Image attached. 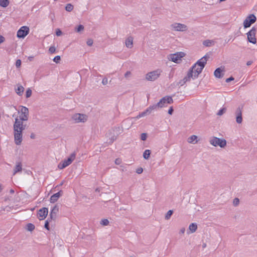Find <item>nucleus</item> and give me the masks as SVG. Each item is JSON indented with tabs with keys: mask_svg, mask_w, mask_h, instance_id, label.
<instances>
[{
	"mask_svg": "<svg viewBox=\"0 0 257 257\" xmlns=\"http://www.w3.org/2000/svg\"><path fill=\"white\" fill-rule=\"evenodd\" d=\"M25 128V126L23 125V122H21L18 117L15 118L14 124V134L15 143L17 145H21L23 140L22 132Z\"/></svg>",
	"mask_w": 257,
	"mask_h": 257,
	"instance_id": "f257e3e1",
	"label": "nucleus"
},
{
	"mask_svg": "<svg viewBox=\"0 0 257 257\" xmlns=\"http://www.w3.org/2000/svg\"><path fill=\"white\" fill-rule=\"evenodd\" d=\"M209 58L207 55H205L200 59L192 67L189 69V71L192 72V75L194 78H197L200 73L202 72L203 69L205 67L206 62Z\"/></svg>",
	"mask_w": 257,
	"mask_h": 257,
	"instance_id": "f03ea898",
	"label": "nucleus"
},
{
	"mask_svg": "<svg viewBox=\"0 0 257 257\" xmlns=\"http://www.w3.org/2000/svg\"><path fill=\"white\" fill-rule=\"evenodd\" d=\"M209 143L214 147L219 146L222 148L226 146V141L225 139H221L215 137H211L209 139Z\"/></svg>",
	"mask_w": 257,
	"mask_h": 257,
	"instance_id": "7ed1b4c3",
	"label": "nucleus"
},
{
	"mask_svg": "<svg viewBox=\"0 0 257 257\" xmlns=\"http://www.w3.org/2000/svg\"><path fill=\"white\" fill-rule=\"evenodd\" d=\"M162 72V70L160 69L150 72L146 74V79L148 81H155L159 77Z\"/></svg>",
	"mask_w": 257,
	"mask_h": 257,
	"instance_id": "20e7f679",
	"label": "nucleus"
},
{
	"mask_svg": "<svg viewBox=\"0 0 257 257\" xmlns=\"http://www.w3.org/2000/svg\"><path fill=\"white\" fill-rule=\"evenodd\" d=\"M76 157L75 153H73L66 160L61 161L58 165V167L60 169H63L69 165H70Z\"/></svg>",
	"mask_w": 257,
	"mask_h": 257,
	"instance_id": "39448f33",
	"label": "nucleus"
},
{
	"mask_svg": "<svg viewBox=\"0 0 257 257\" xmlns=\"http://www.w3.org/2000/svg\"><path fill=\"white\" fill-rule=\"evenodd\" d=\"M72 120L75 123L85 122L88 119V116L85 114L75 113L72 116Z\"/></svg>",
	"mask_w": 257,
	"mask_h": 257,
	"instance_id": "423d86ee",
	"label": "nucleus"
},
{
	"mask_svg": "<svg viewBox=\"0 0 257 257\" xmlns=\"http://www.w3.org/2000/svg\"><path fill=\"white\" fill-rule=\"evenodd\" d=\"M173 102L172 98L169 96H166L163 97L157 103V105L159 108L167 106L168 104H171Z\"/></svg>",
	"mask_w": 257,
	"mask_h": 257,
	"instance_id": "0eeeda50",
	"label": "nucleus"
},
{
	"mask_svg": "<svg viewBox=\"0 0 257 257\" xmlns=\"http://www.w3.org/2000/svg\"><path fill=\"white\" fill-rule=\"evenodd\" d=\"M185 54L183 52H177L175 54L169 55L168 59L176 63H179L181 61V58L184 56Z\"/></svg>",
	"mask_w": 257,
	"mask_h": 257,
	"instance_id": "6e6552de",
	"label": "nucleus"
},
{
	"mask_svg": "<svg viewBox=\"0 0 257 257\" xmlns=\"http://www.w3.org/2000/svg\"><path fill=\"white\" fill-rule=\"evenodd\" d=\"M256 20V18L253 14L248 15L243 22V27L244 28H247L254 23Z\"/></svg>",
	"mask_w": 257,
	"mask_h": 257,
	"instance_id": "1a4fd4ad",
	"label": "nucleus"
},
{
	"mask_svg": "<svg viewBox=\"0 0 257 257\" xmlns=\"http://www.w3.org/2000/svg\"><path fill=\"white\" fill-rule=\"evenodd\" d=\"M256 31V28L254 27H253L246 34L248 42L253 44H255L256 43V39L255 37Z\"/></svg>",
	"mask_w": 257,
	"mask_h": 257,
	"instance_id": "9d476101",
	"label": "nucleus"
},
{
	"mask_svg": "<svg viewBox=\"0 0 257 257\" xmlns=\"http://www.w3.org/2000/svg\"><path fill=\"white\" fill-rule=\"evenodd\" d=\"M30 29L27 26H23L17 32V37L19 38H24L29 33Z\"/></svg>",
	"mask_w": 257,
	"mask_h": 257,
	"instance_id": "9b49d317",
	"label": "nucleus"
},
{
	"mask_svg": "<svg viewBox=\"0 0 257 257\" xmlns=\"http://www.w3.org/2000/svg\"><path fill=\"white\" fill-rule=\"evenodd\" d=\"M21 115L20 116V118H19V120H20L21 122L23 121H26L28 119L29 117V110L28 108L25 106H22V108L21 109Z\"/></svg>",
	"mask_w": 257,
	"mask_h": 257,
	"instance_id": "f8f14e48",
	"label": "nucleus"
},
{
	"mask_svg": "<svg viewBox=\"0 0 257 257\" xmlns=\"http://www.w3.org/2000/svg\"><path fill=\"white\" fill-rule=\"evenodd\" d=\"M171 27L177 31H186L187 30V26L184 24L175 23L171 25Z\"/></svg>",
	"mask_w": 257,
	"mask_h": 257,
	"instance_id": "ddd939ff",
	"label": "nucleus"
},
{
	"mask_svg": "<svg viewBox=\"0 0 257 257\" xmlns=\"http://www.w3.org/2000/svg\"><path fill=\"white\" fill-rule=\"evenodd\" d=\"M236 122L240 124L242 122V108L240 107H238L236 108L235 111Z\"/></svg>",
	"mask_w": 257,
	"mask_h": 257,
	"instance_id": "4468645a",
	"label": "nucleus"
},
{
	"mask_svg": "<svg viewBox=\"0 0 257 257\" xmlns=\"http://www.w3.org/2000/svg\"><path fill=\"white\" fill-rule=\"evenodd\" d=\"M48 210L47 208L44 207L40 209L38 212V217L40 220L44 219L48 215Z\"/></svg>",
	"mask_w": 257,
	"mask_h": 257,
	"instance_id": "2eb2a0df",
	"label": "nucleus"
},
{
	"mask_svg": "<svg viewBox=\"0 0 257 257\" xmlns=\"http://www.w3.org/2000/svg\"><path fill=\"white\" fill-rule=\"evenodd\" d=\"M62 191H60L59 192L53 194L50 198L51 203H55L56 202L59 198L62 195Z\"/></svg>",
	"mask_w": 257,
	"mask_h": 257,
	"instance_id": "dca6fc26",
	"label": "nucleus"
},
{
	"mask_svg": "<svg viewBox=\"0 0 257 257\" xmlns=\"http://www.w3.org/2000/svg\"><path fill=\"white\" fill-rule=\"evenodd\" d=\"M24 91V87L20 84H18L17 88H15L16 93L19 96H22L23 95Z\"/></svg>",
	"mask_w": 257,
	"mask_h": 257,
	"instance_id": "f3484780",
	"label": "nucleus"
},
{
	"mask_svg": "<svg viewBox=\"0 0 257 257\" xmlns=\"http://www.w3.org/2000/svg\"><path fill=\"white\" fill-rule=\"evenodd\" d=\"M22 170V166L21 163H17L16 167L14 169L13 175H15L16 174L19 172H21Z\"/></svg>",
	"mask_w": 257,
	"mask_h": 257,
	"instance_id": "a211bd4d",
	"label": "nucleus"
},
{
	"mask_svg": "<svg viewBox=\"0 0 257 257\" xmlns=\"http://www.w3.org/2000/svg\"><path fill=\"white\" fill-rule=\"evenodd\" d=\"M193 75H192V71H188L187 75L183 78V80H184V81L186 83L187 82H189L190 81L191 79H195L196 78L193 77Z\"/></svg>",
	"mask_w": 257,
	"mask_h": 257,
	"instance_id": "6ab92c4d",
	"label": "nucleus"
},
{
	"mask_svg": "<svg viewBox=\"0 0 257 257\" xmlns=\"http://www.w3.org/2000/svg\"><path fill=\"white\" fill-rule=\"evenodd\" d=\"M197 136L192 135L188 138V142L190 144H196L197 143Z\"/></svg>",
	"mask_w": 257,
	"mask_h": 257,
	"instance_id": "aec40b11",
	"label": "nucleus"
},
{
	"mask_svg": "<svg viewBox=\"0 0 257 257\" xmlns=\"http://www.w3.org/2000/svg\"><path fill=\"white\" fill-rule=\"evenodd\" d=\"M222 70L220 68H217L214 72V76L216 78H220L222 77V75H221Z\"/></svg>",
	"mask_w": 257,
	"mask_h": 257,
	"instance_id": "412c9836",
	"label": "nucleus"
},
{
	"mask_svg": "<svg viewBox=\"0 0 257 257\" xmlns=\"http://www.w3.org/2000/svg\"><path fill=\"white\" fill-rule=\"evenodd\" d=\"M133 40L132 37L128 38L125 41V45L127 48H131L133 45Z\"/></svg>",
	"mask_w": 257,
	"mask_h": 257,
	"instance_id": "4be33fe9",
	"label": "nucleus"
},
{
	"mask_svg": "<svg viewBox=\"0 0 257 257\" xmlns=\"http://www.w3.org/2000/svg\"><path fill=\"white\" fill-rule=\"evenodd\" d=\"M189 229L192 233H193L197 230V225L195 223H192L189 225Z\"/></svg>",
	"mask_w": 257,
	"mask_h": 257,
	"instance_id": "5701e85b",
	"label": "nucleus"
},
{
	"mask_svg": "<svg viewBox=\"0 0 257 257\" xmlns=\"http://www.w3.org/2000/svg\"><path fill=\"white\" fill-rule=\"evenodd\" d=\"M150 114L149 111H148V109L147 108L144 111H143L139 113L138 115L137 116V118H140L142 117H144L147 114Z\"/></svg>",
	"mask_w": 257,
	"mask_h": 257,
	"instance_id": "b1692460",
	"label": "nucleus"
},
{
	"mask_svg": "<svg viewBox=\"0 0 257 257\" xmlns=\"http://www.w3.org/2000/svg\"><path fill=\"white\" fill-rule=\"evenodd\" d=\"M9 5V0H0V6L3 8L8 7Z\"/></svg>",
	"mask_w": 257,
	"mask_h": 257,
	"instance_id": "393cba45",
	"label": "nucleus"
},
{
	"mask_svg": "<svg viewBox=\"0 0 257 257\" xmlns=\"http://www.w3.org/2000/svg\"><path fill=\"white\" fill-rule=\"evenodd\" d=\"M159 106L157 105V103L154 104L153 105L150 106L149 107L147 108L148 111H149L151 113L153 110H156L157 108H159Z\"/></svg>",
	"mask_w": 257,
	"mask_h": 257,
	"instance_id": "a878e982",
	"label": "nucleus"
},
{
	"mask_svg": "<svg viewBox=\"0 0 257 257\" xmlns=\"http://www.w3.org/2000/svg\"><path fill=\"white\" fill-rule=\"evenodd\" d=\"M151 154V151L149 150H146L143 153V157L145 159H149Z\"/></svg>",
	"mask_w": 257,
	"mask_h": 257,
	"instance_id": "bb28decb",
	"label": "nucleus"
},
{
	"mask_svg": "<svg viewBox=\"0 0 257 257\" xmlns=\"http://www.w3.org/2000/svg\"><path fill=\"white\" fill-rule=\"evenodd\" d=\"M213 44V41L209 40H206L203 41V44L206 47L211 46Z\"/></svg>",
	"mask_w": 257,
	"mask_h": 257,
	"instance_id": "cd10ccee",
	"label": "nucleus"
},
{
	"mask_svg": "<svg viewBox=\"0 0 257 257\" xmlns=\"http://www.w3.org/2000/svg\"><path fill=\"white\" fill-rule=\"evenodd\" d=\"M73 6L71 5V4H68L66 5L65 7V10L66 11L70 12H71L73 9Z\"/></svg>",
	"mask_w": 257,
	"mask_h": 257,
	"instance_id": "c85d7f7f",
	"label": "nucleus"
},
{
	"mask_svg": "<svg viewBox=\"0 0 257 257\" xmlns=\"http://www.w3.org/2000/svg\"><path fill=\"white\" fill-rule=\"evenodd\" d=\"M173 210H169L167 213H166V215H165V219L166 220H169L171 216L173 214Z\"/></svg>",
	"mask_w": 257,
	"mask_h": 257,
	"instance_id": "c756f323",
	"label": "nucleus"
},
{
	"mask_svg": "<svg viewBox=\"0 0 257 257\" xmlns=\"http://www.w3.org/2000/svg\"><path fill=\"white\" fill-rule=\"evenodd\" d=\"M35 229V225L32 223H28L27 225V229L28 231H32Z\"/></svg>",
	"mask_w": 257,
	"mask_h": 257,
	"instance_id": "7c9ffc66",
	"label": "nucleus"
},
{
	"mask_svg": "<svg viewBox=\"0 0 257 257\" xmlns=\"http://www.w3.org/2000/svg\"><path fill=\"white\" fill-rule=\"evenodd\" d=\"M226 111V108L225 107H223L220 109L218 112L217 113V115L219 116H221Z\"/></svg>",
	"mask_w": 257,
	"mask_h": 257,
	"instance_id": "2f4dec72",
	"label": "nucleus"
},
{
	"mask_svg": "<svg viewBox=\"0 0 257 257\" xmlns=\"http://www.w3.org/2000/svg\"><path fill=\"white\" fill-rule=\"evenodd\" d=\"M108 224H109V221L107 219H103L100 221V224L104 225V226H106V225H108Z\"/></svg>",
	"mask_w": 257,
	"mask_h": 257,
	"instance_id": "473e14b6",
	"label": "nucleus"
},
{
	"mask_svg": "<svg viewBox=\"0 0 257 257\" xmlns=\"http://www.w3.org/2000/svg\"><path fill=\"white\" fill-rule=\"evenodd\" d=\"M58 210H59L58 207L57 205H55L53 208V209L51 210V212H52V214L53 213L57 215V214L58 212Z\"/></svg>",
	"mask_w": 257,
	"mask_h": 257,
	"instance_id": "72a5a7b5",
	"label": "nucleus"
},
{
	"mask_svg": "<svg viewBox=\"0 0 257 257\" xmlns=\"http://www.w3.org/2000/svg\"><path fill=\"white\" fill-rule=\"evenodd\" d=\"M32 95V90L30 88H28L26 90V98L30 97Z\"/></svg>",
	"mask_w": 257,
	"mask_h": 257,
	"instance_id": "f704fd0d",
	"label": "nucleus"
},
{
	"mask_svg": "<svg viewBox=\"0 0 257 257\" xmlns=\"http://www.w3.org/2000/svg\"><path fill=\"white\" fill-rule=\"evenodd\" d=\"M84 29V27L83 25H79L77 28H76L75 29V31L77 32H79L82 30H83Z\"/></svg>",
	"mask_w": 257,
	"mask_h": 257,
	"instance_id": "c9c22d12",
	"label": "nucleus"
},
{
	"mask_svg": "<svg viewBox=\"0 0 257 257\" xmlns=\"http://www.w3.org/2000/svg\"><path fill=\"white\" fill-rule=\"evenodd\" d=\"M239 203V200L238 198H235L233 201V204L235 206H237Z\"/></svg>",
	"mask_w": 257,
	"mask_h": 257,
	"instance_id": "e433bc0d",
	"label": "nucleus"
},
{
	"mask_svg": "<svg viewBox=\"0 0 257 257\" xmlns=\"http://www.w3.org/2000/svg\"><path fill=\"white\" fill-rule=\"evenodd\" d=\"M50 221L49 218H48V219L45 221V228H46L47 230H49V222Z\"/></svg>",
	"mask_w": 257,
	"mask_h": 257,
	"instance_id": "4c0bfd02",
	"label": "nucleus"
},
{
	"mask_svg": "<svg viewBox=\"0 0 257 257\" xmlns=\"http://www.w3.org/2000/svg\"><path fill=\"white\" fill-rule=\"evenodd\" d=\"M61 60V58L60 56H56L53 59V61L56 62V63H59Z\"/></svg>",
	"mask_w": 257,
	"mask_h": 257,
	"instance_id": "58836bf2",
	"label": "nucleus"
},
{
	"mask_svg": "<svg viewBox=\"0 0 257 257\" xmlns=\"http://www.w3.org/2000/svg\"><path fill=\"white\" fill-rule=\"evenodd\" d=\"M49 51L51 54H53L56 51V48L54 46H51L49 48Z\"/></svg>",
	"mask_w": 257,
	"mask_h": 257,
	"instance_id": "ea45409f",
	"label": "nucleus"
},
{
	"mask_svg": "<svg viewBox=\"0 0 257 257\" xmlns=\"http://www.w3.org/2000/svg\"><path fill=\"white\" fill-rule=\"evenodd\" d=\"M147 138V134L146 133H142L141 135V139L142 141L146 140Z\"/></svg>",
	"mask_w": 257,
	"mask_h": 257,
	"instance_id": "a19ab883",
	"label": "nucleus"
},
{
	"mask_svg": "<svg viewBox=\"0 0 257 257\" xmlns=\"http://www.w3.org/2000/svg\"><path fill=\"white\" fill-rule=\"evenodd\" d=\"M50 217L49 219H50V221L52 220H54L56 218V215H55L53 213L52 214V212H50Z\"/></svg>",
	"mask_w": 257,
	"mask_h": 257,
	"instance_id": "79ce46f5",
	"label": "nucleus"
},
{
	"mask_svg": "<svg viewBox=\"0 0 257 257\" xmlns=\"http://www.w3.org/2000/svg\"><path fill=\"white\" fill-rule=\"evenodd\" d=\"M86 43L88 46H91L93 43V41L92 39H89L87 40Z\"/></svg>",
	"mask_w": 257,
	"mask_h": 257,
	"instance_id": "37998d69",
	"label": "nucleus"
},
{
	"mask_svg": "<svg viewBox=\"0 0 257 257\" xmlns=\"http://www.w3.org/2000/svg\"><path fill=\"white\" fill-rule=\"evenodd\" d=\"M21 65V61L20 59H18L16 61V66L17 67H19Z\"/></svg>",
	"mask_w": 257,
	"mask_h": 257,
	"instance_id": "c03bdc74",
	"label": "nucleus"
},
{
	"mask_svg": "<svg viewBox=\"0 0 257 257\" xmlns=\"http://www.w3.org/2000/svg\"><path fill=\"white\" fill-rule=\"evenodd\" d=\"M121 163V160L119 158H117L115 160V163L116 165H119Z\"/></svg>",
	"mask_w": 257,
	"mask_h": 257,
	"instance_id": "a18cd8bd",
	"label": "nucleus"
},
{
	"mask_svg": "<svg viewBox=\"0 0 257 257\" xmlns=\"http://www.w3.org/2000/svg\"><path fill=\"white\" fill-rule=\"evenodd\" d=\"M143 172V169L141 167L137 169L136 170L137 173H138L139 174H141Z\"/></svg>",
	"mask_w": 257,
	"mask_h": 257,
	"instance_id": "49530a36",
	"label": "nucleus"
},
{
	"mask_svg": "<svg viewBox=\"0 0 257 257\" xmlns=\"http://www.w3.org/2000/svg\"><path fill=\"white\" fill-rule=\"evenodd\" d=\"M185 83L186 82L184 81V80H183V79L180 80L178 82L179 85H180V86H183Z\"/></svg>",
	"mask_w": 257,
	"mask_h": 257,
	"instance_id": "de8ad7c7",
	"label": "nucleus"
},
{
	"mask_svg": "<svg viewBox=\"0 0 257 257\" xmlns=\"http://www.w3.org/2000/svg\"><path fill=\"white\" fill-rule=\"evenodd\" d=\"M131 75V72L130 71H127L125 74H124V77L125 78H128V77H130V76Z\"/></svg>",
	"mask_w": 257,
	"mask_h": 257,
	"instance_id": "09e8293b",
	"label": "nucleus"
},
{
	"mask_svg": "<svg viewBox=\"0 0 257 257\" xmlns=\"http://www.w3.org/2000/svg\"><path fill=\"white\" fill-rule=\"evenodd\" d=\"M107 82H108V81H107V79L106 78H104L102 79V83L103 84V85H106L107 84Z\"/></svg>",
	"mask_w": 257,
	"mask_h": 257,
	"instance_id": "8fccbe9b",
	"label": "nucleus"
},
{
	"mask_svg": "<svg viewBox=\"0 0 257 257\" xmlns=\"http://www.w3.org/2000/svg\"><path fill=\"white\" fill-rule=\"evenodd\" d=\"M56 34L57 36H60L62 34V32L59 29H57Z\"/></svg>",
	"mask_w": 257,
	"mask_h": 257,
	"instance_id": "3c124183",
	"label": "nucleus"
},
{
	"mask_svg": "<svg viewBox=\"0 0 257 257\" xmlns=\"http://www.w3.org/2000/svg\"><path fill=\"white\" fill-rule=\"evenodd\" d=\"M233 80H234V78H233V77H232V76H231V77H229V78H227V79H226V82L227 83H228V82H230L231 81Z\"/></svg>",
	"mask_w": 257,
	"mask_h": 257,
	"instance_id": "603ef678",
	"label": "nucleus"
},
{
	"mask_svg": "<svg viewBox=\"0 0 257 257\" xmlns=\"http://www.w3.org/2000/svg\"><path fill=\"white\" fill-rule=\"evenodd\" d=\"M173 107H170V108H169V110H168V113L170 115L172 114L173 113Z\"/></svg>",
	"mask_w": 257,
	"mask_h": 257,
	"instance_id": "864d4df0",
	"label": "nucleus"
},
{
	"mask_svg": "<svg viewBox=\"0 0 257 257\" xmlns=\"http://www.w3.org/2000/svg\"><path fill=\"white\" fill-rule=\"evenodd\" d=\"M185 231V228L184 227L182 228L180 231L179 233L180 234H184Z\"/></svg>",
	"mask_w": 257,
	"mask_h": 257,
	"instance_id": "5fc2aeb1",
	"label": "nucleus"
},
{
	"mask_svg": "<svg viewBox=\"0 0 257 257\" xmlns=\"http://www.w3.org/2000/svg\"><path fill=\"white\" fill-rule=\"evenodd\" d=\"M4 41H5V38L2 36H0V44L4 42Z\"/></svg>",
	"mask_w": 257,
	"mask_h": 257,
	"instance_id": "6e6d98bb",
	"label": "nucleus"
},
{
	"mask_svg": "<svg viewBox=\"0 0 257 257\" xmlns=\"http://www.w3.org/2000/svg\"><path fill=\"white\" fill-rule=\"evenodd\" d=\"M252 62L251 61H247V63H246V65L247 66H249V65H250L252 64Z\"/></svg>",
	"mask_w": 257,
	"mask_h": 257,
	"instance_id": "4d7b16f0",
	"label": "nucleus"
},
{
	"mask_svg": "<svg viewBox=\"0 0 257 257\" xmlns=\"http://www.w3.org/2000/svg\"><path fill=\"white\" fill-rule=\"evenodd\" d=\"M30 137L31 139H34L35 138V135L34 134H32L30 136Z\"/></svg>",
	"mask_w": 257,
	"mask_h": 257,
	"instance_id": "13d9d810",
	"label": "nucleus"
},
{
	"mask_svg": "<svg viewBox=\"0 0 257 257\" xmlns=\"http://www.w3.org/2000/svg\"><path fill=\"white\" fill-rule=\"evenodd\" d=\"M10 193H12V194L14 193V190L13 189H11L10 190Z\"/></svg>",
	"mask_w": 257,
	"mask_h": 257,
	"instance_id": "bf43d9fd",
	"label": "nucleus"
},
{
	"mask_svg": "<svg viewBox=\"0 0 257 257\" xmlns=\"http://www.w3.org/2000/svg\"><path fill=\"white\" fill-rule=\"evenodd\" d=\"M206 246V244L205 243H204V244H203V248H205Z\"/></svg>",
	"mask_w": 257,
	"mask_h": 257,
	"instance_id": "052dcab7",
	"label": "nucleus"
},
{
	"mask_svg": "<svg viewBox=\"0 0 257 257\" xmlns=\"http://www.w3.org/2000/svg\"><path fill=\"white\" fill-rule=\"evenodd\" d=\"M3 189L2 185L0 184V191Z\"/></svg>",
	"mask_w": 257,
	"mask_h": 257,
	"instance_id": "680f3d73",
	"label": "nucleus"
},
{
	"mask_svg": "<svg viewBox=\"0 0 257 257\" xmlns=\"http://www.w3.org/2000/svg\"><path fill=\"white\" fill-rule=\"evenodd\" d=\"M13 107H14L15 109H16V108L15 106H13Z\"/></svg>",
	"mask_w": 257,
	"mask_h": 257,
	"instance_id": "e2e57ef3",
	"label": "nucleus"
},
{
	"mask_svg": "<svg viewBox=\"0 0 257 257\" xmlns=\"http://www.w3.org/2000/svg\"><path fill=\"white\" fill-rule=\"evenodd\" d=\"M13 116H15V114H14L13 115Z\"/></svg>",
	"mask_w": 257,
	"mask_h": 257,
	"instance_id": "0e129e2a",
	"label": "nucleus"
}]
</instances>
